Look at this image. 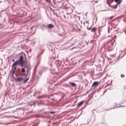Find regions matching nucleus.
Segmentation results:
<instances>
[{
    "label": "nucleus",
    "instance_id": "nucleus-1",
    "mask_svg": "<svg viewBox=\"0 0 126 126\" xmlns=\"http://www.w3.org/2000/svg\"><path fill=\"white\" fill-rule=\"evenodd\" d=\"M99 83L98 81H95L93 82L92 85V87H97L99 84Z\"/></svg>",
    "mask_w": 126,
    "mask_h": 126
},
{
    "label": "nucleus",
    "instance_id": "nucleus-2",
    "mask_svg": "<svg viewBox=\"0 0 126 126\" xmlns=\"http://www.w3.org/2000/svg\"><path fill=\"white\" fill-rule=\"evenodd\" d=\"M23 80V78L22 77H18L16 78V80L17 82H20Z\"/></svg>",
    "mask_w": 126,
    "mask_h": 126
},
{
    "label": "nucleus",
    "instance_id": "nucleus-3",
    "mask_svg": "<svg viewBox=\"0 0 126 126\" xmlns=\"http://www.w3.org/2000/svg\"><path fill=\"white\" fill-rule=\"evenodd\" d=\"M114 0H107V3L110 6H111L110 4Z\"/></svg>",
    "mask_w": 126,
    "mask_h": 126
},
{
    "label": "nucleus",
    "instance_id": "nucleus-4",
    "mask_svg": "<svg viewBox=\"0 0 126 126\" xmlns=\"http://www.w3.org/2000/svg\"><path fill=\"white\" fill-rule=\"evenodd\" d=\"M19 63V61L18 60L16 61L13 64L12 67H15L16 65H17Z\"/></svg>",
    "mask_w": 126,
    "mask_h": 126
},
{
    "label": "nucleus",
    "instance_id": "nucleus-5",
    "mask_svg": "<svg viewBox=\"0 0 126 126\" xmlns=\"http://www.w3.org/2000/svg\"><path fill=\"white\" fill-rule=\"evenodd\" d=\"M19 63L24 62V61L23 60V57L22 56H21L20 58V60L19 61Z\"/></svg>",
    "mask_w": 126,
    "mask_h": 126
},
{
    "label": "nucleus",
    "instance_id": "nucleus-6",
    "mask_svg": "<svg viewBox=\"0 0 126 126\" xmlns=\"http://www.w3.org/2000/svg\"><path fill=\"white\" fill-rule=\"evenodd\" d=\"M84 101H83L78 103L77 107H79L81 106L84 103Z\"/></svg>",
    "mask_w": 126,
    "mask_h": 126
},
{
    "label": "nucleus",
    "instance_id": "nucleus-7",
    "mask_svg": "<svg viewBox=\"0 0 126 126\" xmlns=\"http://www.w3.org/2000/svg\"><path fill=\"white\" fill-rule=\"evenodd\" d=\"M97 29V28L96 27H94L92 28L91 30V31L92 32H95Z\"/></svg>",
    "mask_w": 126,
    "mask_h": 126
},
{
    "label": "nucleus",
    "instance_id": "nucleus-8",
    "mask_svg": "<svg viewBox=\"0 0 126 126\" xmlns=\"http://www.w3.org/2000/svg\"><path fill=\"white\" fill-rule=\"evenodd\" d=\"M17 67H15L13 69V70L12 71V72L13 74H14L15 73V71Z\"/></svg>",
    "mask_w": 126,
    "mask_h": 126
},
{
    "label": "nucleus",
    "instance_id": "nucleus-9",
    "mask_svg": "<svg viewBox=\"0 0 126 126\" xmlns=\"http://www.w3.org/2000/svg\"><path fill=\"white\" fill-rule=\"evenodd\" d=\"M54 27V26L51 24H49L48 26V27L49 28H52Z\"/></svg>",
    "mask_w": 126,
    "mask_h": 126
},
{
    "label": "nucleus",
    "instance_id": "nucleus-10",
    "mask_svg": "<svg viewBox=\"0 0 126 126\" xmlns=\"http://www.w3.org/2000/svg\"><path fill=\"white\" fill-rule=\"evenodd\" d=\"M111 7L112 8H113V9H116L117 7V4L116 5H115L114 6H111Z\"/></svg>",
    "mask_w": 126,
    "mask_h": 126
},
{
    "label": "nucleus",
    "instance_id": "nucleus-11",
    "mask_svg": "<svg viewBox=\"0 0 126 126\" xmlns=\"http://www.w3.org/2000/svg\"><path fill=\"white\" fill-rule=\"evenodd\" d=\"M29 79V78H27L25 80L23 81V82L25 83H26Z\"/></svg>",
    "mask_w": 126,
    "mask_h": 126
},
{
    "label": "nucleus",
    "instance_id": "nucleus-12",
    "mask_svg": "<svg viewBox=\"0 0 126 126\" xmlns=\"http://www.w3.org/2000/svg\"><path fill=\"white\" fill-rule=\"evenodd\" d=\"M118 4H119L121 2V0H114Z\"/></svg>",
    "mask_w": 126,
    "mask_h": 126
},
{
    "label": "nucleus",
    "instance_id": "nucleus-13",
    "mask_svg": "<svg viewBox=\"0 0 126 126\" xmlns=\"http://www.w3.org/2000/svg\"><path fill=\"white\" fill-rule=\"evenodd\" d=\"M25 71V70L24 68H22L21 69V72L22 73H24Z\"/></svg>",
    "mask_w": 126,
    "mask_h": 126
},
{
    "label": "nucleus",
    "instance_id": "nucleus-14",
    "mask_svg": "<svg viewBox=\"0 0 126 126\" xmlns=\"http://www.w3.org/2000/svg\"><path fill=\"white\" fill-rule=\"evenodd\" d=\"M24 62H23L22 63H20V66L21 67H22L23 66V64Z\"/></svg>",
    "mask_w": 126,
    "mask_h": 126
},
{
    "label": "nucleus",
    "instance_id": "nucleus-15",
    "mask_svg": "<svg viewBox=\"0 0 126 126\" xmlns=\"http://www.w3.org/2000/svg\"><path fill=\"white\" fill-rule=\"evenodd\" d=\"M71 84L72 86H76V84L74 83H71Z\"/></svg>",
    "mask_w": 126,
    "mask_h": 126
},
{
    "label": "nucleus",
    "instance_id": "nucleus-16",
    "mask_svg": "<svg viewBox=\"0 0 126 126\" xmlns=\"http://www.w3.org/2000/svg\"><path fill=\"white\" fill-rule=\"evenodd\" d=\"M45 0L47 2H48V3H51V1L50 0Z\"/></svg>",
    "mask_w": 126,
    "mask_h": 126
},
{
    "label": "nucleus",
    "instance_id": "nucleus-17",
    "mask_svg": "<svg viewBox=\"0 0 126 126\" xmlns=\"http://www.w3.org/2000/svg\"><path fill=\"white\" fill-rule=\"evenodd\" d=\"M121 77L123 78L125 76L123 74H122L121 75Z\"/></svg>",
    "mask_w": 126,
    "mask_h": 126
},
{
    "label": "nucleus",
    "instance_id": "nucleus-18",
    "mask_svg": "<svg viewBox=\"0 0 126 126\" xmlns=\"http://www.w3.org/2000/svg\"><path fill=\"white\" fill-rule=\"evenodd\" d=\"M85 22L86 23H87V24H88L89 23V22L88 21H85Z\"/></svg>",
    "mask_w": 126,
    "mask_h": 126
},
{
    "label": "nucleus",
    "instance_id": "nucleus-19",
    "mask_svg": "<svg viewBox=\"0 0 126 126\" xmlns=\"http://www.w3.org/2000/svg\"><path fill=\"white\" fill-rule=\"evenodd\" d=\"M50 113H53H53H55V112H52V111H51V112H50Z\"/></svg>",
    "mask_w": 126,
    "mask_h": 126
},
{
    "label": "nucleus",
    "instance_id": "nucleus-20",
    "mask_svg": "<svg viewBox=\"0 0 126 126\" xmlns=\"http://www.w3.org/2000/svg\"><path fill=\"white\" fill-rule=\"evenodd\" d=\"M76 47H73V48H72L71 49V50H72V49H73L74 48H76Z\"/></svg>",
    "mask_w": 126,
    "mask_h": 126
},
{
    "label": "nucleus",
    "instance_id": "nucleus-21",
    "mask_svg": "<svg viewBox=\"0 0 126 126\" xmlns=\"http://www.w3.org/2000/svg\"><path fill=\"white\" fill-rule=\"evenodd\" d=\"M12 61L13 62H14L15 61V60L14 59Z\"/></svg>",
    "mask_w": 126,
    "mask_h": 126
},
{
    "label": "nucleus",
    "instance_id": "nucleus-22",
    "mask_svg": "<svg viewBox=\"0 0 126 126\" xmlns=\"http://www.w3.org/2000/svg\"><path fill=\"white\" fill-rule=\"evenodd\" d=\"M27 69H28V70H27V72L28 73V67H27Z\"/></svg>",
    "mask_w": 126,
    "mask_h": 126
}]
</instances>
